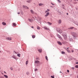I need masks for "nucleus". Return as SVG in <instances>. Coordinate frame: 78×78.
Segmentation results:
<instances>
[{
	"mask_svg": "<svg viewBox=\"0 0 78 78\" xmlns=\"http://www.w3.org/2000/svg\"><path fill=\"white\" fill-rule=\"evenodd\" d=\"M62 36L64 37L65 39H67V34H63Z\"/></svg>",
	"mask_w": 78,
	"mask_h": 78,
	"instance_id": "nucleus-1",
	"label": "nucleus"
},
{
	"mask_svg": "<svg viewBox=\"0 0 78 78\" xmlns=\"http://www.w3.org/2000/svg\"><path fill=\"white\" fill-rule=\"evenodd\" d=\"M72 35L73 36V37H76V34L74 32H73L72 33Z\"/></svg>",
	"mask_w": 78,
	"mask_h": 78,
	"instance_id": "nucleus-2",
	"label": "nucleus"
},
{
	"mask_svg": "<svg viewBox=\"0 0 78 78\" xmlns=\"http://www.w3.org/2000/svg\"><path fill=\"white\" fill-rule=\"evenodd\" d=\"M6 39L7 40H9V41H11V37H6Z\"/></svg>",
	"mask_w": 78,
	"mask_h": 78,
	"instance_id": "nucleus-3",
	"label": "nucleus"
},
{
	"mask_svg": "<svg viewBox=\"0 0 78 78\" xmlns=\"http://www.w3.org/2000/svg\"><path fill=\"white\" fill-rule=\"evenodd\" d=\"M50 15V13L49 12H48L46 13V14L45 15V17H47L48 16H49Z\"/></svg>",
	"mask_w": 78,
	"mask_h": 78,
	"instance_id": "nucleus-4",
	"label": "nucleus"
},
{
	"mask_svg": "<svg viewBox=\"0 0 78 78\" xmlns=\"http://www.w3.org/2000/svg\"><path fill=\"white\" fill-rule=\"evenodd\" d=\"M58 32H59V33H62V31L61 30V29H59L58 30Z\"/></svg>",
	"mask_w": 78,
	"mask_h": 78,
	"instance_id": "nucleus-5",
	"label": "nucleus"
},
{
	"mask_svg": "<svg viewBox=\"0 0 78 78\" xmlns=\"http://www.w3.org/2000/svg\"><path fill=\"white\" fill-rule=\"evenodd\" d=\"M12 58H14V59H17V57H16L15 55H13L12 56Z\"/></svg>",
	"mask_w": 78,
	"mask_h": 78,
	"instance_id": "nucleus-6",
	"label": "nucleus"
},
{
	"mask_svg": "<svg viewBox=\"0 0 78 78\" xmlns=\"http://www.w3.org/2000/svg\"><path fill=\"white\" fill-rule=\"evenodd\" d=\"M57 43L59 44V45H62V43L60 41H57Z\"/></svg>",
	"mask_w": 78,
	"mask_h": 78,
	"instance_id": "nucleus-7",
	"label": "nucleus"
},
{
	"mask_svg": "<svg viewBox=\"0 0 78 78\" xmlns=\"http://www.w3.org/2000/svg\"><path fill=\"white\" fill-rule=\"evenodd\" d=\"M23 7L24 8H26V9H28V7H27V6H25L23 5Z\"/></svg>",
	"mask_w": 78,
	"mask_h": 78,
	"instance_id": "nucleus-8",
	"label": "nucleus"
},
{
	"mask_svg": "<svg viewBox=\"0 0 78 78\" xmlns=\"http://www.w3.org/2000/svg\"><path fill=\"white\" fill-rule=\"evenodd\" d=\"M35 63H36V64H39V61L38 60L35 61Z\"/></svg>",
	"mask_w": 78,
	"mask_h": 78,
	"instance_id": "nucleus-9",
	"label": "nucleus"
},
{
	"mask_svg": "<svg viewBox=\"0 0 78 78\" xmlns=\"http://www.w3.org/2000/svg\"><path fill=\"white\" fill-rule=\"evenodd\" d=\"M3 25H4V26H5V25H6V23H5L4 22H3L2 23Z\"/></svg>",
	"mask_w": 78,
	"mask_h": 78,
	"instance_id": "nucleus-10",
	"label": "nucleus"
},
{
	"mask_svg": "<svg viewBox=\"0 0 78 78\" xmlns=\"http://www.w3.org/2000/svg\"><path fill=\"white\" fill-rule=\"evenodd\" d=\"M47 10H46L45 11V13H47V12H49V11H50V9H47Z\"/></svg>",
	"mask_w": 78,
	"mask_h": 78,
	"instance_id": "nucleus-11",
	"label": "nucleus"
},
{
	"mask_svg": "<svg viewBox=\"0 0 78 78\" xmlns=\"http://www.w3.org/2000/svg\"><path fill=\"white\" fill-rule=\"evenodd\" d=\"M28 20H29V22H32V21H33V20L32 19H28Z\"/></svg>",
	"mask_w": 78,
	"mask_h": 78,
	"instance_id": "nucleus-12",
	"label": "nucleus"
},
{
	"mask_svg": "<svg viewBox=\"0 0 78 78\" xmlns=\"http://www.w3.org/2000/svg\"><path fill=\"white\" fill-rule=\"evenodd\" d=\"M66 50L67 51L68 53H71V51H70V50L69 49H66Z\"/></svg>",
	"mask_w": 78,
	"mask_h": 78,
	"instance_id": "nucleus-13",
	"label": "nucleus"
},
{
	"mask_svg": "<svg viewBox=\"0 0 78 78\" xmlns=\"http://www.w3.org/2000/svg\"><path fill=\"white\" fill-rule=\"evenodd\" d=\"M44 29H45V30H49V29L47 27H44Z\"/></svg>",
	"mask_w": 78,
	"mask_h": 78,
	"instance_id": "nucleus-14",
	"label": "nucleus"
},
{
	"mask_svg": "<svg viewBox=\"0 0 78 78\" xmlns=\"http://www.w3.org/2000/svg\"><path fill=\"white\" fill-rule=\"evenodd\" d=\"M62 22L61 20H59L58 21V23H61Z\"/></svg>",
	"mask_w": 78,
	"mask_h": 78,
	"instance_id": "nucleus-15",
	"label": "nucleus"
},
{
	"mask_svg": "<svg viewBox=\"0 0 78 78\" xmlns=\"http://www.w3.org/2000/svg\"><path fill=\"white\" fill-rule=\"evenodd\" d=\"M38 51H39V52H40V53H41V52H42V49H38Z\"/></svg>",
	"mask_w": 78,
	"mask_h": 78,
	"instance_id": "nucleus-16",
	"label": "nucleus"
},
{
	"mask_svg": "<svg viewBox=\"0 0 78 78\" xmlns=\"http://www.w3.org/2000/svg\"><path fill=\"white\" fill-rule=\"evenodd\" d=\"M31 0H30L29 1H27V3H30V2H31Z\"/></svg>",
	"mask_w": 78,
	"mask_h": 78,
	"instance_id": "nucleus-17",
	"label": "nucleus"
},
{
	"mask_svg": "<svg viewBox=\"0 0 78 78\" xmlns=\"http://www.w3.org/2000/svg\"><path fill=\"white\" fill-rule=\"evenodd\" d=\"M57 36H58V38H59L60 37H61V36L58 34H57Z\"/></svg>",
	"mask_w": 78,
	"mask_h": 78,
	"instance_id": "nucleus-18",
	"label": "nucleus"
},
{
	"mask_svg": "<svg viewBox=\"0 0 78 78\" xmlns=\"http://www.w3.org/2000/svg\"><path fill=\"white\" fill-rule=\"evenodd\" d=\"M4 76H5V78H8V76L6 75H4Z\"/></svg>",
	"mask_w": 78,
	"mask_h": 78,
	"instance_id": "nucleus-19",
	"label": "nucleus"
},
{
	"mask_svg": "<svg viewBox=\"0 0 78 78\" xmlns=\"http://www.w3.org/2000/svg\"><path fill=\"white\" fill-rule=\"evenodd\" d=\"M45 59H46L47 61H48V57H47V56H46L45 57Z\"/></svg>",
	"mask_w": 78,
	"mask_h": 78,
	"instance_id": "nucleus-20",
	"label": "nucleus"
},
{
	"mask_svg": "<svg viewBox=\"0 0 78 78\" xmlns=\"http://www.w3.org/2000/svg\"><path fill=\"white\" fill-rule=\"evenodd\" d=\"M13 25L14 27H15V26H16L17 25H16V23H13Z\"/></svg>",
	"mask_w": 78,
	"mask_h": 78,
	"instance_id": "nucleus-21",
	"label": "nucleus"
},
{
	"mask_svg": "<svg viewBox=\"0 0 78 78\" xmlns=\"http://www.w3.org/2000/svg\"><path fill=\"white\" fill-rule=\"evenodd\" d=\"M17 56L19 57H20V54H17Z\"/></svg>",
	"mask_w": 78,
	"mask_h": 78,
	"instance_id": "nucleus-22",
	"label": "nucleus"
},
{
	"mask_svg": "<svg viewBox=\"0 0 78 78\" xmlns=\"http://www.w3.org/2000/svg\"><path fill=\"white\" fill-rule=\"evenodd\" d=\"M30 12H31L32 13V14H33V13H34V12H33V11L32 10H30Z\"/></svg>",
	"mask_w": 78,
	"mask_h": 78,
	"instance_id": "nucleus-23",
	"label": "nucleus"
},
{
	"mask_svg": "<svg viewBox=\"0 0 78 78\" xmlns=\"http://www.w3.org/2000/svg\"><path fill=\"white\" fill-rule=\"evenodd\" d=\"M35 37H36V36L34 35H33L32 36V38H35Z\"/></svg>",
	"mask_w": 78,
	"mask_h": 78,
	"instance_id": "nucleus-24",
	"label": "nucleus"
},
{
	"mask_svg": "<svg viewBox=\"0 0 78 78\" xmlns=\"http://www.w3.org/2000/svg\"><path fill=\"white\" fill-rule=\"evenodd\" d=\"M28 61H27L26 62V65H27V64H28Z\"/></svg>",
	"mask_w": 78,
	"mask_h": 78,
	"instance_id": "nucleus-25",
	"label": "nucleus"
},
{
	"mask_svg": "<svg viewBox=\"0 0 78 78\" xmlns=\"http://www.w3.org/2000/svg\"><path fill=\"white\" fill-rule=\"evenodd\" d=\"M60 40H61V41H62V37H61L60 38H59Z\"/></svg>",
	"mask_w": 78,
	"mask_h": 78,
	"instance_id": "nucleus-26",
	"label": "nucleus"
},
{
	"mask_svg": "<svg viewBox=\"0 0 78 78\" xmlns=\"http://www.w3.org/2000/svg\"><path fill=\"white\" fill-rule=\"evenodd\" d=\"M69 41H73V39H72V38H70L69 39Z\"/></svg>",
	"mask_w": 78,
	"mask_h": 78,
	"instance_id": "nucleus-27",
	"label": "nucleus"
},
{
	"mask_svg": "<svg viewBox=\"0 0 78 78\" xmlns=\"http://www.w3.org/2000/svg\"><path fill=\"white\" fill-rule=\"evenodd\" d=\"M37 30H40V27H39V26H37Z\"/></svg>",
	"mask_w": 78,
	"mask_h": 78,
	"instance_id": "nucleus-28",
	"label": "nucleus"
},
{
	"mask_svg": "<svg viewBox=\"0 0 78 78\" xmlns=\"http://www.w3.org/2000/svg\"><path fill=\"white\" fill-rule=\"evenodd\" d=\"M42 5H43V4L42 3H40L39 4V6H42Z\"/></svg>",
	"mask_w": 78,
	"mask_h": 78,
	"instance_id": "nucleus-29",
	"label": "nucleus"
},
{
	"mask_svg": "<svg viewBox=\"0 0 78 78\" xmlns=\"http://www.w3.org/2000/svg\"><path fill=\"white\" fill-rule=\"evenodd\" d=\"M47 23H48L49 24V25H50L51 24V23L49 22H48Z\"/></svg>",
	"mask_w": 78,
	"mask_h": 78,
	"instance_id": "nucleus-30",
	"label": "nucleus"
},
{
	"mask_svg": "<svg viewBox=\"0 0 78 78\" xmlns=\"http://www.w3.org/2000/svg\"><path fill=\"white\" fill-rule=\"evenodd\" d=\"M69 29H73V27H70L69 28Z\"/></svg>",
	"mask_w": 78,
	"mask_h": 78,
	"instance_id": "nucleus-31",
	"label": "nucleus"
},
{
	"mask_svg": "<svg viewBox=\"0 0 78 78\" xmlns=\"http://www.w3.org/2000/svg\"><path fill=\"white\" fill-rule=\"evenodd\" d=\"M62 54H65V52H64L63 51H62Z\"/></svg>",
	"mask_w": 78,
	"mask_h": 78,
	"instance_id": "nucleus-32",
	"label": "nucleus"
},
{
	"mask_svg": "<svg viewBox=\"0 0 78 78\" xmlns=\"http://www.w3.org/2000/svg\"><path fill=\"white\" fill-rule=\"evenodd\" d=\"M58 3H61V1L59 0H58Z\"/></svg>",
	"mask_w": 78,
	"mask_h": 78,
	"instance_id": "nucleus-33",
	"label": "nucleus"
},
{
	"mask_svg": "<svg viewBox=\"0 0 78 78\" xmlns=\"http://www.w3.org/2000/svg\"><path fill=\"white\" fill-rule=\"evenodd\" d=\"M76 68H78V65H76L75 66Z\"/></svg>",
	"mask_w": 78,
	"mask_h": 78,
	"instance_id": "nucleus-34",
	"label": "nucleus"
},
{
	"mask_svg": "<svg viewBox=\"0 0 78 78\" xmlns=\"http://www.w3.org/2000/svg\"><path fill=\"white\" fill-rule=\"evenodd\" d=\"M27 75H29V72H27L26 73Z\"/></svg>",
	"mask_w": 78,
	"mask_h": 78,
	"instance_id": "nucleus-35",
	"label": "nucleus"
},
{
	"mask_svg": "<svg viewBox=\"0 0 78 78\" xmlns=\"http://www.w3.org/2000/svg\"><path fill=\"white\" fill-rule=\"evenodd\" d=\"M51 77L52 78H55V77L54 76H51Z\"/></svg>",
	"mask_w": 78,
	"mask_h": 78,
	"instance_id": "nucleus-36",
	"label": "nucleus"
},
{
	"mask_svg": "<svg viewBox=\"0 0 78 78\" xmlns=\"http://www.w3.org/2000/svg\"><path fill=\"white\" fill-rule=\"evenodd\" d=\"M37 70V69H34V71H35V72H36V71Z\"/></svg>",
	"mask_w": 78,
	"mask_h": 78,
	"instance_id": "nucleus-37",
	"label": "nucleus"
},
{
	"mask_svg": "<svg viewBox=\"0 0 78 78\" xmlns=\"http://www.w3.org/2000/svg\"><path fill=\"white\" fill-rule=\"evenodd\" d=\"M10 69H11V70H13V69H12V68L11 67V68H10Z\"/></svg>",
	"mask_w": 78,
	"mask_h": 78,
	"instance_id": "nucleus-38",
	"label": "nucleus"
},
{
	"mask_svg": "<svg viewBox=\"0 0 78 78\" xmlns=\"http://www.w3.org/2000/svg\"><path fill=\"white\" fill-rule=\"evenodd\" d=\"M20 12H18L17 13L18 14H20Z\"/></svg>",
	"mask_w": 78,
	"mask_h": 78,
	"instance_id": "nucleus-39",
	"label": "nucleus"
},
{
	"mask_svg": "<svg viewBox=\"0 0 78 78\" xmlns=\"http://www.w3.org/2000/svg\"><path fill=\"white\" fill-rule=\"evenodd\" d=\"M71 51H72V53H73V50H72Z\"/></svg>",
	"mask_w": 78,
	"mask_h": 78,
	"instance_id": "nucleus-40",
	"label": "nucleus"
},
{
	"mask_svg": "<svg viewBox=\"0 0 78 78\" xmlns=\"http://www.w3.org/2000/svg\"><path fill=\"white\" fill-rule=\"evenodd\" d=\"M67 72H68V73L69 72V70H67Z\"/></svg>",
	"mask_w": 78,
	"mask_h": 78,
	"instance_id": "nucleus-41",
	"label": "nucleus"
},
{
	"mask_svg": "<svg viewBox=\"0 0 78 78\" xmlns=\"http://www.w3.org/2000/svg\"><path fill=\"white\" fill-rule=\"evenodd\" d=\"M76 64H78V62H76Z\"/></svg>",
	"mask_w": 78,
	"mask_h": 78,
	"instance_id": "nucleus-42",
	"label": "nucleus"
},
{
	"mask_svg": "<svg viewBox=\"0 0 78 78\" xmlns=\"http://www.w3.org/2000/svg\"><path fill=\"white\" fill-rule=\"evenodd\" d=\"M69 50V48H67V49H66V50Z\"/></svg>",
	"mask_w": 78,
	"mask_h": 78,
	"instance_id": "nucleus-43",
	"label": "nucleus"
},
{
	"mask_svg": "<svg viewBox=\"0 0 78 78\" xmlns=\"http://www.w3.org/2000/svg\"><path fill=\"white\" fill-rule=\"evenodd\" d=\"M31 28H34V27L32 26L31 27Z\"/></svg>",
	"mask_w": 78,
	"mask_h": 78,
	"instance_id": "nucleus-44",
	"label": "nucleus"
},
{
	"mask_svg": "<svg viewBox=\"0 0 78 78\" xmlns=\"http://www.w3.org/2000/svg\"><path fill=\"white\" fill-rule=\"evenodd\" d=\"M52 5H54V4H53V3H51Z\"/></svg>",
	"mask_w": 78,
	"mask_h": 78,
	"instance_id": "nucleus-45",
	"label": "nucleus"
},
{
	"mask_svg": "<svg viewBox=\"0 0 78 78\" xmlns=\"http://www.w3.org/2000/svg\"><path fill=\"white\" fill-rule=\"evenodd\" d=\"M4 73H6V72L5 71L4 72Z\"/></svg>",
	"mask_w": 78,
	"mask_h": 78,
	"instance_id": "nucleus-46",
	"label": "nucleus"
},
{
	"mask_svg": "<svg viewBox=\"0 0 78 78\" xmlns=\"http://www.w3.org/2000/svg\"><path fill=\"white\" fill-rule=\"evenodd\" d=\"M72 69H74V68L73 67V68H72Z\"/></svg>",
	"mask_w": 78,
	"mask_h": 78,
	"instance_id": "nucleus-47",
	"label": "nucleus"
},
{
	"mask_svg": "<svg viewBox=\"0 0 78 78\" xmlns=\"http://www.w3.org/2000/svg\"><path fill=\"white\" fill-rule=\"evenodd\" d=\"M2 78H4V76H3L2 77Z\"/></svg>",
	"mask_w": 78,
	"mask_h": 78,
	"instance_id": "nucleus-48",
	"label": "nucleus"
},
{
	"mask_svg": "<svg viewBox=\"0 0 78 78\" xmlns=\"http://www.w3.org/2000/svg\"><path fill=\"white\" fill-rule=\"evenodd\" d=\"M60 73H62V72H61V71L60 72Z\"/></svg>",
	"mask_w": 78,
	"mask_h": 78,
	"instance_id": "nucleus-49",
	"label": "nucleus"
},
{
	"mask_svg": "<svg viewBox=\"0 0 78 78\" xmlns=\"http://www.w3.org/2000/svg\"><path fill=\"white\" fill-rule=\"evenodd\" d=\"M67 15H68V13H67Z\"/></svg>",
	"mask_w": 78,
	"mask_h": 78,
	"instance_id": "nucleus-50",
	"label": "nucleus"
},
{
	"mask_svg": "<svg viewBox=\"0 0 78 78\" xmlns=\"http://www.w3.org/2000/svg\"><path fill=\"white\" fill-rule=\"evenodd\" d=\"M62 6H64V5H62Z\"/></svg>",
	"mask_w": 78,
	"mask_h": 78,
	"instance_id": "nucleus-51",
	"label": "nucleus"
},
{
	"mask_svg": "<svg viewBox=\"0 0 78 78\" xmlns=\"http://www.w3.org/2000/svg\"><path fill=\"white\" fill-rule=\"evenodd\" d=\"M1 51H0V53H1Z\"/></svg>",
	"mask_w": 78,
	"mask_h": 78,
	"instance_id": "nucleus-52",
	"label": "nucleus"
},
{
	"mask_svg": "<svg viewBox=\"0 0 78 78\" xmlns=\"http://www.w3.org/2000/svg\"><path fill=\"white\" fill-rule=\"evenodd\" d=\"M77 0V1H78V0Z\"/></svg>",
	"mask_w": 78,
	"mask_h": 78,
	"instance_id": "nucleus-53",
	"label": "nucleus"
},
{
	"mask_svg": "<svg viewBox=\"0 0 78 78\" xmlns=\"http://www.w3.org/2000/svg\"><path fill=\"white\" fill-rule=\"evenodd\" d=\"M74 1H76V0H74Z\"/></svg>",
	"mask_w": 78,
	"mask_h": 78,
	"instance_id": "nucleus-54",
	"label": "nucleus"
}]
</instances>
